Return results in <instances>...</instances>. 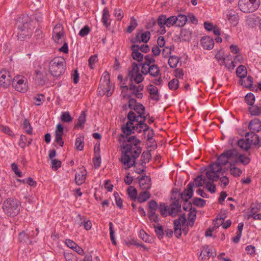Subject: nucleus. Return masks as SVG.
I'll return each instance as SVG.
<instances>
[{
    "mask_svg": "<svg viewBox=\"0 0 261 261\" xmlns=\"http://www.w3.org/2000/svg\"><path fill=\"white\" fill-rule=\"evenodd\" d=\"M114 15L116 17L117 20H121V19L123 17V11L120 9L116 8L114 10Z\"/></svg>",
    "mask_w": 261,
    "mask_h": 261,
    "instance_id": "nucleus-63",
    "label": "nucleus"
},
{
    "mask_svg": "<svg viewBox=\"0 0 261 261\" xmlns=\"http://www.w3.org/2000/svg\"><path fill=\"white\" fill-rule=\"evenodd\" d=\"M148 73L152 76H158L160 74V68L156 65L152 64V66H150V68H149Z\"/></svg>",
    "mask_w": 261,
    "mask_h": 261,
    "instance_id": "nucleus-37",
    "label": "nucleus"
},
{
    "mask_svg": "<svg viewBox=\"0 0 261 261\" xmlns=\"http://www.w3.org/2000/svg\"><path fill=\"white\" fill-rule=\"evenodd\" d=\"M179 58L176 56H170L168 60V64L172 68H175L179 61Z\"/></svg>",
    "mask_w": 261,
    "mask_h": 261,
    "instance_id": "nucleus-39",
    "label": "nucleus"
},
{
    "mask_svg": "<svg viewBox=\"0 0 261 261\" xmlns=\"http://www.w3.org/2000/svg\"><path fill=\"white\" fill-rule=\"evenodd\" d=\"M158 209L159 210L161 215L164 217L167 216V214L168 213V206L166 205L165 203H161L160 205H158Z\"/></svg>",
    "mask_w": 261,
    "mask_h": 261,
    "instance_id": "nucleus-55",
    "label": "nucleus"
},
{
    "mask_svg": "<svg viewBox=\"0 0 261 261\" xmlns=\"http://www.w3.org/2000/svg\"><path fill=\"white\" fill-rule=\"evenodd\" d=\"M64 257L66 261H77V257L71 253H65Z\"/></svg>",
    "mask_w": 261,
    "mask_h": 261,
    "instance_id": "nucleus-64",
    "label": "nucleus"
},
{
    "mask_svg": "<svg viewBox=\"0 0 261 261\" xmlns=\"http://www.w3.org/2000/svg\"><path fill=\"white\" fill-rule=\"evenodd\" d=\"M147 90L149 94L151 95L150 96L151 99L156 101H158L159 100V97L158 95V89L157 87L152 85H150L148 87Z\"/></svg>",
    "mask_w": 261,
    "mask_h": 261,
    "instance_id": "nucleus-29",
    "label": "nucleus"
},
{
    "mask_svg": "<svg viewBox=\"0 0 261 261\" xmlns=\"http://www.w3.org/2000/svg\"><path fill=\"white\" fill-rule=\"evenodd\" d=\"M123 134L119 136L118 140L122 144V155L120 161L124 165V168L127 170L135 165L136 159L141 153V148L139 146L140 140L132 135L135 132H123Z\"/></svg>",
    "mask_w": 261,
    "mask_h": 261,
    "instance_id": "nucleus-1",
    "label": "nucleus"
},
{
    "mask_svg": "<svg viewBox=\"0 0 261 261\" xmlns=\"http://www.w3.org/2000/svg\"><path fill=\"white\" fill-rule=\"evenodd\" d=\"M121 89H122V92L129 90L131 91L132 94L138 98H142L143 97V93L141 92L144 89V86L142 85L137 86L132 83L129 86H122Z\"/></svg>",
    "mask_w": 261,
    "mask_h": 261,
    "instance_id": "nucleus-12",
    "label": "nucleus"
},
{
    "mask_svg": "<svg viewBox=\"0 0 261 261\" xmlns=\"http://www.w3.org/2000/svg\"><path fill=\"white\" fill-rule=\"evenodd\" d=\"M151 34L149 31H140L136 34L135 40L134 42L147 43L149 40Z\"/></svg>",
    "mask_w": 261,
    "mask_h": 261,
    "instance_id": "nucleus-19",
    "label": "nucleus"
},
{
    "mask_svg": "<svg viewBox=\"0 0 261 261\" xmlns=\"http://www.w3.org/2000/svg\"><path fill=\"white\" fill-rule=\"evenodd\" d=\"M66 61L64 58L56 57L50 61L49 69L51 74L54 77H59L64 73L65 70Z\"/></svg>",
    "mask_w": 261,
    "mask_h": 261,
    "instance_id": "nucleus-6",
    "label": "nucleus"
},
{
    "mask_svg": "<svg viewBox=\"0 0 261 261\" xmlns=\"http://www.w3.org/2000/svg\"><path fill=\"white\" fill-rule=\"evenodd\" d=\"M12 79L9 71H0V86L5 88L8 87L12 82Z\"/></svg>",
    "mask_w": 261,
    "mask_h": 261,
    "instance_id": "nucleus-14",
    "label": "nucleus"
},
{
    "mask_svg": "<svg viewBox=\"0 0 261 261\" xmlns=\"http://www.w3.org/2000/svg\"><path fill=\"white\" fill-rule=\"evenodd\" d=\"M65 243L66 245L72 249L74 251L76 252L78 254L80 255H83L84 251V250L81 248L80 246H79L75 242L72 241L71 240H66Z\"/></svg>",
    "mask_w": 261,
    "mask_h": 261,
    "instance_id": "nucleus-27",
    "label": "nucleus"
},
{
    "mask_svg": "<svg viewBox=\"0 0 261 261\" xmlns=\"http://www.w3.org/2000/svg\"><path fill=\"white\" fill-rule=\"evenodd\" d=\"M93 162L96 168L100 166L101 164V157L99 148H98L97 151H95V156L93 159Z\"/></svg>",
    "mask_w": 261,
    "mask_h": 261,
    "instance_id": "nucleus-41",
    "label": "nucleus"
},
{
    "mask_svg": "<svg viewBox=\"0 0 261 261\" xmlns=\"http://www.w3.org/2000/svg\"><path fill=\"white\" fill-rule=\"evenodd\" d=\"M248 111L252 116H259L261 114V107L253 105L248 108Z\"/></svg>",
    "mask_w": 261,
    "mask_h": 261,
    "instance_id": "nucleus-34",
    "label": "nucleus"
},
{
    "mask_svg": "<svg viewBox=\"0 0 261 261\" xmlns=\"http://www.w3.org/2000/svg\"><path fill=\"white\" fill-rule=\"evenodd\" d=\"M250 161L251 159L250 158L239 152L236 161V165L239 163H241L243 165H247L249 164Z\"/></svg>",
    "mask_w": 261,
    "mask_h": 261,
    "instance_id": "nucleus-30",
    "label": "nucleus"
},
{
    "mask_svg": "<svg viewBox=\"0 0 261 261\" xmlns=\"http://www.w3.org/2000/svg\"><path fill=\"white\" fill-rule=\"evenodd\" d=\"M192 203L199 207H203L206 203V201L200 198H194L193 200Z\"/></svg>",
    "mask_w": 261,
    "mask_h": 261,
    "instance_id": "nucleus-57",
    "label": "nucleus"
},
{
    "mask_svg": "<svg viewBox=\"0 0 261 261\" xmlns=\"http://www.w3.org/2000/svg\"><path fill=\"white\" fill-rule=\"evenodd\" d=\"M260 0H239L238 6L240 10L245 13H252L259 7Z\"/></svg>",
    "mask_w": 261,
    "mask_h": 261,
    "instance_id": "nucleus-10",
    "label": "nucleus"
},
{
    "mask_svg": "<svg viewBox=\"0 0 261 261\" xmlns=\"http://www.w3.org/2000/svg\"><path fill=\"white\" fill-rule=\"evenodd\" d=\"M140 65L141 66V73L140 72V68L138 65L134 62L132 64L131 68L128 70V76L130 82H135L137 84H140L143 80L144 77L142 74L146 75L148 74V70L150 66L146 63H141Z\"/></svg>",
    "mask_w": 261,
    "mask_h": 261,
    "instance_id": "nucleus-4",
    "label": "nucleus"
},
{
    "mask_svg": "<svg viewBox=\"0 0 261 261\" xmlns=\"http://www.w3.org/2000/svg\"><path fill=\"white\" fill-rule=\"evenodd\" d=\"M241 84L246 88L251 86V84L253 83V79L251 76H248L245 80H241L240 81Z\"/></svg>",
    "mask_w": 261,
    "mask_h": 261,
    "instance_id": "nucleus-52",
    "label": "nucleus"
},
{
    "mask_svg": "<svg viewBox=\"0 0 261 261\" xmlns=\"http://www.w3.org/2000/svg\"><path fill=\"white\" fill-rule=\"evenodd\" d=\"M129 197L133 200H136L137 198L136 189L133 186H129L127 190Z\"/></svg>",
    "mask_w": 261,
    "mask_h": 261,
    "instance_id": "nucleus-40",
    "label": "nucleus"
},
{
    "mask_svg": "<svg viewBox=\"0 0 261 261\" xmlns=\"http://www.w3.org/2000/svg\"><path fill=\"white\" fill-rule=\"evenodd\" d=\"M206 179L203 178L202 175H199L197 176L193 182H190L187 188L184 190V191L181 194V197L187 201L188 199H190L193 196V187L195 186L197 187H200L202 186L204 184L205 185Z\"/></svg>",
    "mask_w": 261,
    "mask_h": 261,
    "instance_id": "nucleus-9",
    "label": "nucleus"
},
{
    "mask_svg": "<svg viewBox=\"0 0 261 261\" xmlns=\"http://www.w3.org/2000/svg\"><path fill=\"white\" fill-rule=\"evenodd\" d=\"M236 165H232L230 166V173L231 175L235 177H239L242 173V170L235 166Z\"/></svg>",
    "mask_w": 261,
    "mask_h": 261,
    "instance_id": "nucleus-43",
    "label": "nucleus"
},
{
    "mask_svg": "<svg viewBox=\"0 0 261 261\" xmlns=\"http://www.w3.org/2000/svg\"><path fill=\"white\" fill-rule=\"evenodd\" d=\"M181 208L178 200H174L169 207H168V214L173 217L176 216Z\"/></svg>",
    "mask_w": 261,
    "mask_h": 261,
    "instance_id": "nucleus-18",
    "label": "nucleus"
},
{
    "mask_svg": "<svg viewBox=\"0 0 261 261\" xmlns=\"http://www.w3.org/2000/svg\"><path fill=\"white\" fill-rule=\"evenodd\" d=\"M153 228H154V231L158 238L160 240L162 239L164 236L163 227L160 224H157L156 225H153Z\"/></svg>",
    "mask_w": 261,
    "mask_h": 261,
    "instance_id": "nucleus-38",
    "label": "nucleus"
},
{
    "mask_svg": "<svg viewBox=\"0 0 261 261\" xmlns=\"http://www.w3.org/2000/svg\"><path fill=\"white\" fill-rule=\"evenodd\" d=\"M124 244L128 247H130L133 245L139 246V243L137 242V240L135 238H130L125 240Z\"/></svg>",
    "mask_w": 261,
    "mask_h": 261,
    "instance_id": "nucleus-62",
    "label": "nucleus"
},
{
    "mask_svg": "<svg viewBox=\"0 0 261 261\" xmlns=\"http://www.w3.org/2000/svg\"><path fill=\"white\" fill-rule=\"evenodd\" d=\"M216 256V252H213L212 249H210L208 246H204L199 256V259L201 260L206 259H208L211 256L214 257Z\"/></svg>",
    "mask_w": 261,
    "mask_h": 261,
    "instance_id": "nucleus-22",
    "label": "nucleus"
},
{
    "mask_svg": "<svg viewBox=\"0 0 261 261\" xmlns=\"http://www.w3.org/2000/svg\"><path fill=\"white\" fill-rule=\"evenodd\" d=\"M109 229H110V239L112 242V244L114 245H116L117 243L114 237V230L113 229V224L112 222H110L109 223Z\"/></svg>",
    "mask_w": 261,
    "mask_h": 261,
    "instance_id": "nucleus-56",
    "label": "nucleus"
},
{
    "mask_svg": "<svg viewBox=\"0 0 261 261\" xmlns=\"http://www.w3.org/2000/svg\"><path fill=\"white\" fill-rule=\"evenodd\" d=\"M255 100V96L252 93H249L245 97V101L249 106H252Z\"/></svg>",
    "mask_w": 261,
    "mask_h": 261,
    "instance_id": "nucleus-44",
    "label": "nucleus"
},
{
    "mask_svg": "<svg viewBox=\"0 0 261 261\" xmlns=\"http://www.w3.org/2000/svg\"><path fill=\"white\" fill-rule=\"evenodd\" d=\"M227 158L229 161L230 166L236 165V161L237 160L239 151L237 149H231L225 151Z\"/></svg>",
    "mask_w": 261,
    "mask_h": 261,
    "instance_id": "nucleus-20",
    "label": "nucleus"
},
{
    "mask_svg": "<svg viewBox=\"0 0 261 261\" xmlns=\"http://www.w3.org/2000/svg\"><path fill=\"white\" fill-rule=\"evenodd\" d=\"M18 29L20 31L17 36L19 39H21L22 35H24L25 37L31 36L33 29L30 18L28 15H22V17L19 18Z\"/></svg>",
    "mask_w": 261,
    "mask_h": 261,
    "instance_id": "nucleus-8",
    "label": "nucleus"
},
{
    "mask_svg": "<svg viewBox=\"0 0 261 261\" xmlns=\"http://www.w3.org/2000/svg\"><path fill=\"white\" fill-rule=\"evenodd\" d=\"M189 205L190 207V211L188 214V220L195 221L196 218V211L194 208H192L191 202H189Z\"/></svg>",
    "mask_w": 261,
    "mask_h": 261,
    "instance_id": "nucleus-49",
    "label": "nucleus"
},
{
    "mask_svg": "<svg viewBox=\"0 0 261 261\" xmlns=\"http://www.w3.org/2000/svg\"><path fill=\"white\" fill-rule=\"evenodd\" d=\"M229 178L226 176H223L220 178L219 185L223 188H225L228 185Z\"/></svg>",
    "mask_w": 261,
    "mask_h": 261,
    "instance_id": "nucleus-60",
    "label": "nucleus"
},
{
    "mask_svg": "<svg viewBox=\"0 0 261 261\" xmlns=\"http://www.w3.org/2000/svg\"><path fill=\"white\" fill-rule=\"evenodd\" d=\"M132 110L136 113L130 111L127 114L128 122L126 124V128L122 127V130H133L136 128L138 130H148L149 126L145 123L146 117L144 115L145 107L140 103H138Z\"/></svg>",
    "mask_w": 261,
    "mask_h": 261,
    "instance_id": "nucleus-2",
    "label": "nucleus"
},
{
    "mask_svg": "<svg viewBox=\"0 0 261 261\" xmlns=\"http://www.w3.org/2000/svg\"><path fill=\"white\" fill-rule=\"evenodd\" d=\"M101 22L106 28H108L111 24L110 14L107 7L104 8L102 10Z\"/></svg>",
    "mask_w": 261,
    "mask_h": 261,
    "instance_id": "nucleus-26",
    "label": "nucleus"
},
{
    "mask_svg": "<svg viewBox=\"0 0 261 261\" xmlns=\"http://www.w3.org/2000/svg\"><path fill=\"white\" fill-rule=\"evenodd\" d=\"M176 26L182 27L184 26L187 21V17L184 14H179L176 16Z\"/></svg>",
    "mask_w": 261,
    "mask_h": 261,
    "instance_id": "nucleus-33",
    "label": "nucleus"
},
{
    "mask_svg": "<svg viewBox=\"0 0 261 261\" xmlns=\"http://www.w3.org/2000/svg\"><path fill=\"white\" fill-rule=\"evenodd\" d=\"M86 170L81 171V173H76L75 175V182L77 185H81L84 183L86 180Z\"/></svg>",
    "mask_w": 261,
    "mask_h": 261,
    "instance_id": "nucleus-31",
    "label": "nucleus"
},
{
    "mask_svg": "<svg viewBox=\"0 0 261 261\" xmlns=\"http://www.w3.org/2000/svg\"><path fill=\"white\" fill-rule=\"evenodd\" d=\"M114 89V85L110 82L109 73L105 71L100 80L98 88V94L100 96L106 95L107 97H110L112 95Z\"/></svg>",
    "mask_w": 261,
    "mask_h": 261,
    "instance_id": "nucleus-5",
    "label": "nucleus"
},
{
    "mask_svg": "<svg viewBox=\"0 0 261 261\" xmlns=\"http://www.w3.org/2000/svg\"><path fill=\"white\" fill-rule=\"evenodd\" d=\"M86 113L85 111H82L76 122L75 123L74 128L76 129H83L84 128L85 124L86 121Z\"/></svg>",
    "mask_w": 261,
    "mask_h": 261,
    "instance_id": "nucleus-21",
    "label": "nucleus"
},
{
    "mask_svg": "<svg viewBox=\"0 0 261 261\" xmlns=\"http://www.w3.org/2000/svg\"><path fill=\"white\" fill-rule=\"evenodd\" d=\"M33 100L36 106H40L45 101V96L42 94H37L33 97Z\"/></svg>",
    "mask_w": 261,
    "mask_h": 261,
    "instance_id": "nucleus-42",
    "label": "nucleus"
},
{
    "mask_svg": "<svg viewBox=\"0 0 261 261\" xmlns=\"http://www.w3.org/2000/svg\"><path fill=\"white\" fill-rule=\"evenodd\" d=\"M150 194L149 192L146 190L145 191L140 193L137 199L139 202L141 203L146 201L150 198Z\"/></svg>",
    "mask_w": 261,
    "mask_h": 261,
    "instance_id": "nucleus-36",
    "label": "nucleus"
},
{
    "mask_svg": "<svg viewBox=\"0 0 261 261\" xmlns=\"http://www.w3.org/2000/svg\"><path fill=\"white\" fill-rule=\"evenodd\" d=\"M250 130H261V121L257 118L251 120L248 125Z\"/></svg>",
    "mask_w": 261,
    "mask_h": 261,
    "instance_id": "nucleus-28",
    "label": "nucleus"
},
{
    "mask_svg": "<svg viewBox=\"0 0 261 261\" xmlns=\"http://www.w3.org/2000/svg\"><path fill=\"white\" fill-rule=\"evenodd\" d=\"M61 119L63 122L67 123L71 122L73 120V118L68 112H62Z\"/></svg>",
    "mask_w": 261,
    "mask_h": 261,
    "instance_id": "nucleus-48",
    "label": "nucleus"
},
{
    "mask_svg": "<svg viewBox=\"0 0 261 261\" xmlns=\"http://www.w3.org/2000/svg\"><path fill=\"white\" fill-rule=\"evenodd\" d=\"M168 87L171 90H175L179 87V81L177 79H173L168 83Z\"/></svg>",
    "mask_w": 261,
    "mask_h": 261,
    "instance_id": "nucleus-51",
    "label": "nucleus"
},
{
    "mask_svg": "<svg viewBox=\"0 0 261 261\" xmlns=\"http://www.w3.org/2000/svg\"><path fill=\"white\" fill-rule=\"evenodd\" d=\"M139 185L143 190H148L151 187V179L148 176H143L139 179Z\"/></svg>",
    "mask_w": 261,
    "mask_h": 261,
    "instance_id": "nucleus-25",
    "label": "nucleus"
},
{
    "mask_svg": "<svg viewBox=\"0 0 261 261\" xmlns=\"http://www.w3.org/2000/svg\"><path fill=\"white\" fill-rule=\"evenodd\" d=\"M90 31V28L88 25L84 26V28H82L79 32V35L82 37H84L87 36Z\"/></svg>",
    "mask_w": 261,
    "mask_h": 261,
    "instance_id": "nucleus-61",
    "label": "nucleus"
},
{
    "mask_svg": "<svg viewBox=\"0 0 261 261\" xmlns=\"http://www.w3.org/2000/svg\"><path fill=\"white\" fill-rule=\"evenodd\" d=\"M20 207V203L18 200L10 198L4 201L3 208L7 215L14 217L19 213Z\"/></svg>",
    "mask_w": 261,
    "mask_h": 261,
    "instance_id": "nucleus-7",
    "label": "nucleus"
},
{
    "mask_svg": "<svg viewBox=\"0 0 261 261\" xmlns=\"http://www.w3.org/2000/svg\"><path fill=\"white\" fill-rule=\"evenodd\" d=\"M237 143L240 148L245 151L248 150L250 148L251 145L249 142L246 140V138H245V139H241L237 141Z\"/></svg>",
    "mask_w": 261,
    "mask_h": 261,
    "instance_id": "nucleus-32",
    "label": "nucleus"
},
{
    "mask_svg": "<svg viewBox=\"0 0 261 261\" xmlns=\"http://www.w3.org/2000/svg\"><path fill=\"white\" fill-rule=\"evenodd\" d=\"M63 132H56L55 140L60 146H62L64 144L62 139Z\"/></svg>",
    "mask_w": 261,
    "mask_h": 261,
    "instance_id": "nucleus-58",
    "label": "nucleus"
},
{
    "mask_svg": "<svg viewBox=\"0 0 261 261\" xmlns=\"http://www.w3.org/2000/svg\"><path fill=\"white\" fill-rule=\"evenodd\" d=\"M187 219L185 215H181L177 219L174 221V234L178 238L181 234V226L186 223Z\"/></svg>",
    "mask_w": 261,
    "mask_h": 261,
    "instance_id": "nucleus-13",
    "label": "nucleus"
},
{
    "mask_svg": "<svg viewBox=\"0 0 261 261\" xmlns=\"http://www.w3.org/2000/svg\"><path fill=\"white\" fill-rule=\"evenodd\" d=\"M64 36V29L62 24H56L53 31V38L54 40L57 42L59 43Z\"/></svg>",
    "mask_w": 261,
    "mask_h": 261,
    "instance_id": "nucleus-15",
    "label": "nucleus"
},
{
    "mask_svg": "<svg viewBox=\"0 0 261 261\" xmlns=\"http://www.w3.org/2000/svg\"><path fill=\"white\" fill-rule=\"evenodd\" d=\"M225 18L231 23L233 26L236 25L238 22L239 17L233 10H228L225 11Z\"/></svg>",
    "mask_w": 261,
    "mask_h": 261,
    "instance_id": "nucleus-17",
    "label": "nucleus"
},
{
    "mask_svg": "<svg viewBox=\"0 0 261 261\" xmlns=\"http://www.w3.org/2000/svg\"><path fill=\"white\" fill-rule=\"evenodd\" d=\"M176 16H171L168 18H166V27L168 28H170L171 26L174 25V24L176 25Z\"/></svg>",
    "mask_w": 261,
    "mask_h": 261,
    "instance_id": "nucleus-59",
    "label": "nucleus"
},
{
    "mask_svg": "<svg viewBox=\"0 0 261 261\" xmlns=\"http://www.w3.org/2000/svg\"><path fill=\"white\" fill-rule=\"evenodd\" d=\"M131 49L132 50V56L133 59L138 62L142 61L143 59V55L139 52V45L136 44L132 45Z\"/></svg>",
    "mask_w": 261,
    "mask_h": 261,
    "instance_id": "nucleus-24",
    "label": "nucleus"
},
{
    "mask_svg": "<svg viewBox=\"0 0 261 261\" xmlns=\"http://www.w3.org/2000/svg\"><path fill=\"white\" fill-rule=\"evenodd\" d=\"M229 161L225 151L221 153L217 159V162L210 165L208 169H205L206 176L208 179L217 181L220 177L222 166L226 165Z\"/></svg>",
    "mask_w": 261,
    "mask_h": 261,
    "instance_id": "nucleus-3",
    "label": "nucleus"
},
{
    "mask_svg": "<svg viewBox=\"0 0 261 261\" xmlns=\"http://www.w3.org/2000/svg\"><path fill=\"white\" fill-rule=\"evenodd\" d=\"M36 80L40 85H44L45 83V76L40 71H36Z\"/></svg>",
    "mask_w": 261,
    "mask_h": 261,
    "instance_id": "nucleus-47",
    "label": "nucleus"
},
{
    "mask_svg": "<svg viewBox=\"0 0 261 261\" xmlns=\"http://www.w3.org/2000/svg\"><path fill=\"white\" fill-rule=\"evenodd\" d=\"M75 146L77 150H82L84 146V137H80L77 138L75 142Z\"/></svg>",
    "mask_w": 261,
    "mask_h": 261,
    "instance_id": "nucleus-46",
    "label": "nucleus"
},
{
    "mask_svg": "<svg viewBox=\"0 0 261 261\" xmlns=\"http://www.w3.org/2000/svg\"><path fill=\"white\" fill-rule=\"evenodd\" d=\"M246 140L249 142L250 145L261 147V141L259 136L254 133V132H248L245 135Z\"/></svg>",
    "mask_w": 261,
    "mask_h": 261,
    "instance_id": "nucleus-16",
    "label": "nucleus"
},
{
    "mask_svg": "<svg viewBox=\"0 0 261 261\" xmlns=\"http://www.w3.org/2000/svg\"><path fill=\"white\" fill-rule=\"evenodd\" d=\"M13 88L18 92L25 93L28 91V85L27 79L22 75H16L12 80Z\"/></svg>",
    "mask_w": 261,
    "mask_h": 261,
    "instance_id": "nucleus-11",
    "label": "nucleus"
},
{
    "mask_svg": "<svg viewBox=\"0 0 261 261\" xmlns=\"http://www.w3.org/2000/svg\"><path fill=\"white\" fill-rule=\"evenodd\" d=\"M201 44L203 48L211 50L214 46V41L213 38L208 36L202 37L201 39Z\"/></svg>",
    "mask_w": 261,
    "mask_h": 261,
    "instance_id": "nucleus-23",
    "label": "nucleus"
},
{
    "mask_svg": "<svg viewBox=\"0 0 261 261\" xmlns=\"http://www.w3.org/2000/svg\"><path fill=\"white\" fill-rule=\"evenodd\" d=\"M236 74L237 76L241 79L245 77L247 74L246 67L242 65L239 66L237 68Z\"/></svg>",
    "mask_w": 261,
    "mask_h": 261,
    "instance_id": "nucleus-35",
    "label": "nucleus"
},
{
    "mask_svg": "<svg viewBox=\"0 0 261 261\" xmlns=\"http://www.w3.org/2000/svg\"><path fill=\"white\" fill-rule=\"evenodd\" d=\"M138 25L137 20L134 18V17H132L130 21L129 25L127 29V32L131 33L137 27Z\"/></svg>",
    "mask_w": 261,
    "mask_h": 261,
    "instance_id": "nucleus-50",
    "label": "nucleus"
},
{
    "mask_svg": "<svg viewBox=\"0 0 261 261\" xmlns=\"http://www.w3.org/2000/svg\"><path fill=\"white\" fill-rule=\"evenodd\" d=\"M140 237L143 241L146 243H150L152 240V238L142 229L140 231Z\"/></svg>",
    "mask_w": 261,
    "mask_h": 261,
    "instance_id": "nucleus-53",
    "label": "nucleus"
},
{
    "mask_svg": "<svg viewBox=\"0 0 261 261\" xmlns=\"http://www.w3.org/2000/svg\"><path fill=\"white\" fill-rule=\"evenodd\" d=\"M210 181H206L205 188L211 193H215L216 191V186L213 184L214 181L209 179Z\"/></svg>",
    "mask_w": 261,
    "mask_h": 261,
    "instance_id": "nucleus-54",
    "label": "nucleus"
},
{
    "mask_svg": "<svg viewBox=\"0 0 261 261\" xmlns=\"http://www.w3.org/2000/svg\"><path fill=\"white\" fill-rule=\"evenodd\" d=\"M151 158V153L149 151H144L141 155V166H143V164H146L149 162L150 159Z\"/></svg>",
    "mask_w": 261,
    "mask_h": 261,
    "instance_id": "nucleus-45",
    "label": "nucleus"
}]
</instances>
